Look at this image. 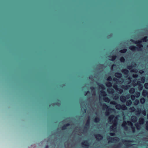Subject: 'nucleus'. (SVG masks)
I'll use <instances>...</instances> for the list:
<instances>
[{"label": "nucleus", "mask_w": 148, "mask_h": 148, "mask_svg": "<svg viewBox=\"0 0 148 148\" xmlns=\"http://www.w3.org/2000/svg\"><path fill=\"white\" fill-rule=\"evenodd\" d=\"M130 41L135 43L137 44V46L136 47L134 45L131 46L130 47L129 49L132 51L137 50L138 51H142V48L143 47V45L141 44L142 42H147L148 41V38L147 36H145L141 40L135 41L133 39H131Z\"/></svg>", "instance_id": "1"}, {"label": "nucleus", "mask_w": 148, "mask_h": 148, "mask_svg": "<svg viewBox=\"0 0 148 148\" xmlns=\"http://www.w3.org/2000/svg\"><path fill=\"white\" fill-rule=\"evenodd\" d=\"M127 124L129 125H130L132 126V128L133 132H135V127L133 126V124L132 122L130 121H127V122L124 121L122 124V126L123 127L125 130L127 129V126L126 125Z\"/></svg>", "instance_id": "2"}, {"label": "nucleus", "mask_w": 148, "mask_h": 148, "mask_svg": "<svg viewBox=\"0 0 148 148\" xmlns=\"http://www.w3.org/2000/svg\"><path fill=\"white\" fill-rule=\"evenodd\" d=\"M103 109H106V115L107 116H108L110 114V111H111L112 110H113L111 108H109V106H108L106 103H103L102 105Z\"/></svg>", "instance_id": "3"}, {"label": "nucleus", "mask_w": 148, "mask_h": 148, "mask_svg": "<svg viewBox=\"0 0 148 148\" xmlns=\"http://www.w3.org/2000/svg\"><path fill=\"white\" fill-rule=\"evenodd\" d=\"M116 119H117L116 118H115L114 120L112 121V122L113 123V125L110 127V129L111 130L115 129L116 128L117 124V121L116 120Z\"/></svg>", "instance_id": "4"}, {"label": "nucleus", "mask_w": 148, "mask_h": 148, "mask_svg": "<svg viewBox=\"0 0 148 148\" xmlns=\"http://www.w3.org/2000/svg\"><path fill=\"white\" fill-rule=\"evenodd\" d=\"M116 108V109L120 110L121 109L123 110H125L127 109V108L124 104L121 105L120 104H117L115 106Z\"/></svg>", "instance_id": "5"}, {"label": "nucleus", "mask_w": 148, "mask_h": 148, "mask_svg": "<svg viewBox=\"0 0 148 148\" xmlns=\"http://www.w3.org/2000/svg\"><path fill=\"white\" fill-rule=\"evenodd\" d=\"M107 140H108L109 143H112L113 141L116 142L118 141L119 140V138L117 137H109L107 139Z\"/></svg>", "instance_id": "6"}, {"label": "nucleus", "mask_w": 148, "mask_h": 148, "mask_svg": "<svg viewBox=\"0 0 148 148\" xmlns=\"http://www.w3.org/2000/svg\"><path fill=\"white\" fill-rule=\"evenodd\" d=\"M81 145L83 147L86 148H88L89 146V143L87 140H84L82 142Z\"/></svg>", "instance_id": "7"}, {"label": "nucleus", "mask_w": 148, "mask_h": 148, "mask_svg": "<svg viewBox=\"0 0 148 148\" xmlns=\"http://www.w3.org/2000/svg\"><path fill=\"white\" fill-rule=\"evenodd\" d=\"M113 87L116 90L118 91L120 93H121L123 92V90L121 88H118V86L116 84H114L113 86Z\"/></svg>", "instance_id": "8"}, {"label": "nucleus", "mask_w": 148, "mask_h": 148, "mask_svg": "<svg viewBox=\"0 0 148 148\" xmlns=\"http://www.w3.org/2000/svg\"><path fill=\"white\" fill-rule=\"evenodd\" d=\"M94 136L97 138V139L98 141H99L101 140L103 137L100 134H96L94 135Z\"/></svg>", "instance_id": "9"}, {"label": "nucleus", "mask_w": 148, "mask_h": 148, "mask_svg": "<svg viewBox=\"0 0 148 148\" xmlns=\"http://www.w3.org/2000/svg\"><path fill=\"white\" fill-rule=\"evenodd\" d=\"M133 142L132 140H123V142L128 146H130L131 145L130 143Z\"/></svg>", "instance_id": "10"}, {"label": "nucleus", "mask_w": 148, "mask_h": 148, "mask_svg": "<svg viewBox=\"0 0 148 148\" xmlns=\"http://www.w3.org/2000/svg\"><path fill=\"white\" fill-rule=\"evenodd\" d=\"M90 124V118L89 117L88 118V119L87 120V122L85 124V125L84 127V131L86 130L87 129L88 127L89 126Z\"/></svg>", "instance_id": "11"}, {"label": "nucleus", "mask_w": 148, "mask_h": 148, "mask_svg": "<svg viewBox=\"0 0 148 148\" xmlns=\"http://www.w3.org/2000/svg\"><path fill=\"white\" fill-rule=\"evenodd\" d=\"M142 95L144 97L147 96L148 97V91H147L146 90H143L142 92Z\"/></svg>", "instance_id": "12"}, {"label": "nucleus", "mask_w": 148, "mask_h": 148, "mask_svg": "<svg viewBox=\"0 0 148 148\" xmlns=\"http://www.w3.org/2000/svg\"><path fill=\"white\" fill-rule=\"evenodd\" d=\"M114 75L115 77L118 78H121L122 77V74L120 73L116 72L115 74Z\"/></svg>", "instance_id": "13"}, {"label": "nucleus", "mask_w": 148, "mask_h": 148, "mask_svg": "<svg viewBox=\"0 0 148 148\" xmlns=\"http://www.w3.org/2000/svg\"><path fill=\"white\" fill-rule=\"evenodd\" d=\"M108 93L112 94L114 92V90L112 88H110L107 90Z\"/></svg>", "instance_id": "14"}, {"label": "nucleus", "mask_w": 148, "mask_h": 148, "mask_svg": "<svg viewBox=\"0 0 148 148\" xmlns=\"http://www.w3.org/2000/svg\"><path fill=\"white\" fill-rule=\"evenodd\" d=\"M122 73L125 75H127L129 73V71L126 69H123L121 71Z\"/></svg>", "instance_id": "15"}, {"label": "nucleus", "mask_w": 148, "mask_h": 148, "mask_svg": "<svg viewBox=\"0 0 148 148\" xmlns=\"http://www.w3.org/2000/svg\"><path fill=\"white\" fill-rule=\"evenodd\" d=\"M70 125V124L69 123H67L64 125L62 127V129L63 130H66V129L67 127Z\"/></svg>", "instance_id": "16"}, {"label": "nucleus", "mask_w": 148, "mask_h": 148, "mask_svg": "<svg viewBox=\"0 0 148 148\" xmlns=\"http://www.w3.org/2000/svg\"><path fill=\"white\" fill-rule=\"evenodd\" d=\"M120 100L123 102H125L126 101V98L124 96H121L120 97Z\"/></svg>", "instance_id": "17"}, {"label": "nucleus", "mask_w": 148, "mask_h": 148, "mask_svg": "<svg viewBox=\"0 0 148 148\" xmlns=\"http://www.w3.org/2000/svg\"><path fill=\"white\" fill-rule=\"evenodd\" d=\"M130 87V86L129 85H125V86L123 85L122 86V88L123 89H127Z\"/></svg>", "instance_id": "18"}, {"label": "nucleus", "mask_w": 148, "mask_h": 148, "mask_svg": "<svg viewBox=\"0 0 148 148\" xmlns=\"http://www.w3.org/2000/svg\"><path fill=\"white\" fill-rule=\"evenodd\" d=\"M114 115L113 114H112L110 115L108 117V120L109 122H111L112 120L114 117Z\"/></svg>", "instance_id": "19"}, {"label": "nucleus", "mask_w": 148, "mask_h": 148, "mask_svg": "<svg viewBox=\"0 0 148 148\" xmlns=\"http://www.w3.org/2000/svg\"><path fill=\"white\" fill-rule=\"evenodd\" d=\"M139 122L140 124H143L145 122V120L143 118H141L139 119Z\"/></svg>", "instance_id": "20"}, {"label": "nucleus", "mask_w": 148, "mask_h": 148, "mask_svg": "<svg viewBox=\"0 0 148 148\" xmlns=\"http://www.w3.org/2000/svg\"><path fill=\"white\" fill-rule=\"evenodd\" d=\"M141 82L140 81H138L137 82V84L139 86V88L140 89V90H142L143 88V86H142L141 84Z\"/></svg>", "instance_id": "21"}, {"label": "nucleus", "mask_w": 148, "mask_h": 148, "mask_svg": "<svg viewBox=\"0 0 148 148\" xmlns=\"http://www.w3.org/2000/svg\"><path fill=\"white\" fill-rule=\"evenodd\" d=\"M132 102L130 100H127L126 103V105L127 106L131 105L132 104Z\"/></svg>", "instance_id": "22"}, {"label": "nucleus", "mask_w": 148, "mask_h": 148, "mask_svg": "<svg viewBox=\"0 0 148 148\" xmlns=\"http://www.w3.org/2000/svg\"><path fill=\"white\" fill-rule=\"evenodd\" d=\"M132 121L134 122H136L137 120V117L135 116H133L132 117Z\"/></svg>", "instance_id": "23"}, {"label": "nucleus", "mask_w": 148, "mask_h": 148, "mask_svg": "<svg viewBox=\"0 0 148 148\" xmlns=\"http://www.w3.org/2000/svg\"><path fill=\"white\" fill-rule=\"evenodd\" d=\"M135 92V90L134 88H131L129 91L130 93V94H134Z\"/></svg>", "instance_id": "24"}, {"label": "nucleus", "mask_w": 148, "mask_h": 148, "mask_svg": "<svg viewBox=\"0 0 148 148\" xmlns=\"http://www.w3.org/2000/svg\"><path fill=\"white\" fill-rule=\"evenodd\" d=\"M100 119L99 118V117H96L94 119V121L96 123H98L100 121Z\"/></svg>", "instance_id": "25"}, {"label": "nucleus", "mask_w": 148, "mask_h": 148, "mask_svg": "<svg viewBox=\"0 0 148 148\" xmlns=\"http://www.w3.org/2000/svg\"><path fill=\"white\" fill-rule=\"evenodd\" d=\"M110 57L111 58V60L112 61H114L116 58L117 56L116 55H114V56H110Z\"/></svg>", "instance_id": "26"}, {"label": "nucleus", "mask_w": 148, "mask_h": 148, "mask_svg": "<svg viewBox=\"0 0 148 148\" xmlns=\"http://www.w3.org/2000/svg\"><path fill=\"white\" fill-rule=\"evenodd\" d=\"M104 100L105 102L108 103H109L110 101V99L109 98L107 97H105L104 98Z\"/></svg>", "instance_id": "27"}, {"label": "nucleus", "mask_w": 148, "mask_h": 148, "mask_svg": "<svg viewBox=\"0 0 148 148\" xmlns=\"http://www.w3.org/2000/svg\"><path fill=\"white\" fill-rule=\"evenodd\" d=\"M145 99L144 97H142L140 99V101L142 104H143L145 103Z\"/></svg>", "instance_id": "28"}, {"label": "nucleus", "mask_w": 148, "mask_h": 148, "mask_svg": "<svg viewBox=\"0 0 148 148\" xmlns=\"http://www.w3.org/2000/svg\"><path fill=\"white\" fill-rule=\"evenodd\" d=\"M106 85L107 87H110L112 86V83L110 82H108L106 83Z\"/></svg>", "instance_id": "29"}, {"label": "nucleus", "mask_w": 148, "mask_h": 148, "mask_svg": "<svg viewBox=\"0 0 148 148\" xmlns=\"http://www.w3.org/2000/svg\"><path fill=\"white\" fill-rule=\"evenodd\" d=\"M127 51V49H124L120 50L119 52L121 53H125Z\"/></svg>", "instance_id": "30"}, {"label": "nucleus", "mask_w": 148, "mask_h": 148, "mask_svg": "<svg viewBox=\"0 0 148 148\" xmlns=\"http://www.w3.org/2000/svg\"><path fill=\"white\" fill-rule=\"evenodd\" d=\"M135 96L137 97L138 98L140 95V93L139 92L136 91L135 93Z\"/></svg>", "instance_id": "31"}, {"label": "nucleus", "mask_w": 148, "mask_h": 148, "mask_svg": "<svg viewBox=\"0 0 148 148\" xmlns=\"http://www.w3.org/2000/svg\"><path fill=\"white\" fill-rule=\"evenodd\" d=\"M101 95L103 96L104 97V96H106L107 95V94L105 91H101Z\"/></svg>", "instance_id": "32"}, {"label": "nucleus", "mask_w": 148, "mask_h": 148, "mask_svg": "<svg viewBox=\"0 0 148 148\" xmlns=\"http://www.w3.org/2000/svg\"><path fill=\"white\" fill-rule=\"evenodd\" d=\"M120 60L121 62H124L125 61V59L124 57H122L120 58Z\"/></svg>", "instance_id": "33"}, {"label": "nucleus", "mask_w": 148, "mask_h": 148, "mask_svg": "<svg viewBox=\"0 0 148 148\" xmlns=\"http://www.w3.org/2000/svg\"><path fill=\"white\" fill-rule=\"evenodd\" d=\"M99 86L101 88L104 89H105L104 86L102 84H100L99 85Z\"/></svg>", "instance_id": "34"}, {"label": "nucleus", "mask_w": 148, "mask_h": 148, "mask_svg": "<svg viewBox=\"0 0 148 148\" xmlns=\"http://www.w3.org/2000/svg\"><path fill=\"white\" fill-rule=\"evenodd\" d=\"M135 126L138 130H139L140 128V126L139 123H137L136 124H135Z\"/></svg>", "instance_id": "35"}, {"label": "nucleus", "mask_w": 148, "mask_h": 148, "mask_svg": "<svg viewBox=\"0 0 148 148\" xmlns=\"http://www.w3.org/2000/svg\"><path fill=\"white\" fill-rule=\"evenodd\" d=\"M142 82L143 83H144L145 81V77H142L140 79Z\"/></svg>", "instance_id": "36"}, {"label": "nucleus", "mask_w": 148, "mask_h": 148, "mask_svg": "<svg viewBox=\"0 0 148 148\" xmlns=\"http://www.w3.org/2000/svg\"><path fill=\"white\" fill-rule=\"evenodd\" d=\"M133 66L132 65H128L127 66V69L129 70H131L132 69Z\"/></svg>", "instance_id": "37"}, {"label": "nucleus", "mask_w": 148, "mask_h": 148, "mask_svg": "<svg viewBox=\"0 0 148 148\" xmlns=\"http://www.w3.org/2000/svg\"><path fill=\"white\" fill-rule=\"evenodd\" d=\"M144 86L146 89H148V83H145L144 84Z\"/></svg>", "instance_id": "38"}, {"label": "nucleus", "mask_w": 148, "mask_h": 148, "mask_svg": "<svg viewBox=\"0 0 148 148\" xmlns=\"http://www.w3.org/2000/svg\"><path fill=\"white\" fill-rule=\"evenodd\" d=\"M131 99L132 100H134L135 98V96L134 95H131Z\"/></svg>", "instance_id": "39"}, {"label": "nucleus", "mask_w": 148, "mask_h": 148, "mask_svg": "<svg viewBox=\"0 0 148 148\" xmlns=\"http://www.w3.org/2000/svg\"><path fill=\"white\" fill-rule=\"evenodd\" d=\"M132 76L134 78H137L138 77V74H134Z\"/></svg>", "instance_id": "40"}, {"label": "nucleus", "mask_w": 148, "mask_h": 148, "mask_svg": "<svg viewBox=\"0 0 148 148\" xmlns=\"http://www.w3.org/2000/svg\"><path fill=\"white\" fill-rule=\"evenodd\" d=\"M107 80L109 81H111L112 80V78L111 76H109L107 79Z\"/></svg>", "instance_id": "41"}, {"label": "nucleus", "mask_w": 148, "mask_h": 148, "mask_svg": "<svg viewBox=\"0 0 148 148\" xmlns=\"http://www.w3.org/2000/svg\"><path fill=\"white\" fill-rule=\"evenodd\" d=\"M130 110H131L133 112L135 110V109L134 107H132L130 108Z\"/></svg>", "instance_id": "42"}, {"label": "nucleus", "mask_w": 148, "mask_h": 148, "mask_svg": "<svg viewBox=\"0 0 148 148\" xmlns=\"http://www.w3.org/2000/svg\"><path fill=\"white\" fill-rule=\"evenodd\" d=\"M110 135L111 136H114L115 135V134L114 133H110Z\"/></svg>", "instance_id": "43"}, {"label": "nucleus", "mask_w": 148, "mask_h": 148, "mask_svg": "<svg viewBox=\"0 0 148 148\" xmlns=\"http://www.w3.org/2000/svg\"><path fill=\"white\" fill-rule=\"evenodd\" d=\"M146 123L147 125L146 127V129L148 131V121Z\"/></svg>", "instance_id": "44"}, {"label": "nucleus", "mask_w": 148, "mask_h": 148, "mask_svg": "<svg viewBox=\"0 0 148 148\" xmlns=\"http://www.w3.org/2000/svg\"><path fill=\"white\" fill-rule=\"evenodd\" d=\"M118 98V96L117 95H115L114 97V99H116Z\"/></svg>", "instance_id": "45"}, {"label": "nucleus", "mask_w": 148, "mask_h": 148, "mask_svg": "<svg viewBox=\"0 0 148 148\" xmlns=\"http://www.w3.org/2000/svg\"><path fill=\"white\" fill-rule=\"evenodd\" d=\"M110 103L112 104H114V105H116L117 104V103L114 101H113L112 102H111Z\"/></svg>", "instance_id": "46"}, {"label": "nucleus", "mask_w": 148, "mask_h": 148, "mask_svg": "<svg viewBox=\"0 0 148 148\" xmlns=\"http://www.w3.org/2000/svg\"><path fill=\"white\" fill-rule=\"evenodd\" d=\"M113 80L114 81L117 82L118 80V79L116 78H114L113 79Z\"/></svg>", "instance_id": "47"}, {"label": "nucleus", "mask_w": 148, "mask_h": 148, "mask_svg": "<svg viewBox=\"0 0 148 148\" xmlns=\"http://www.w3.org/2000/svg\"><path fill=\"white\" fill-rule=\"evenodd\" d=\"M90 93L89 91H87L84 92V95H86L88 93Z\"/></svg>", "instance_id": "48"}, {"label": "nucleus", "mask_w": 148, "mask_h": 148, "mask_svg": "<svg viewBox=\"0 0 148 148\" xmlns=\"http://www.w3.org/2000/svg\"><path fill=\"white\" fill-rule=\"evenodd\" d=\"M90 89L92 90V91H93V90H95V88L94 87H90Z\"/></svg>", "instance_id": "49"}, {"label": "nucleus", "mask_w": 148, "mask_h": 148, "mask_svg": "<svg viewBox=\"0 0 148 148\" xmlns=\"http://www.w3.org/2000/svg\"><path fill=\"white\" fill-rule=\"evenodd\" d=\"M139 101L138 100H135V103H136V104H138L139 103Z\"/></svg>", "instance_id": "50"}, {"label": "nucleus", "mask_w": 148, "mask_h": 148, "mask_svg": "<svg viewBox=\"0 0 148 148\" xmlns=\"http://www.w3.org/2000/svg\"><path fill=\"white\" fill-rule=\"evenodd\" d=\"M142 113L145 115L146 114V112L145 110L143 111Z\"/></svg>", "instance_id": "51"}, {"label": "nucleus", "mask_w": 148, "mask_h": 148, "mask_svg": "<svg viewBox=\"0 0 148 148\" xmlns=\"http://www.w3.org/2000/svg\"><path fill=\"white\" fill-rule=\"evenodd\" d=\"M136 70V69H134L131 71L132 72H136L137 71H135Z\"/></svg>", "instance_id": "52"}, {"label": "nucleus", "mask_w": 148, "mask_h": 148, "mask_svg": "<svg viewBox=\"0 0 148 148\" xmlns=\"http://www.w3.org/2000/svg\"><path fill=\"white\" fill-rule=\"evenodd\" d=\"M45 148H49V146L48 145H46L45 147Z\"/></svg>", "instance_id": "53"}, {"label": "nucleus", "mask_w": 148, "mask_h": 148, "mask_svg": "<svg viewBox=\"0 0 148 148\" xmlns=\"http://www.w3.org/2000/svg\"><path fill=\"white\" fill-rule=\"evenodd\" d=\"M120 144H119V145H117L116 146V148H118L120 146Z\"/></svg>", "instance_id": "54"}, {"label": "nucleus", "mask_w": 148, "mask_h": 148, "mask_svg": "<svg viewBox=\"0 0 148 148\" xmlns=\"http://www.w3.org/2000/svg\"><path fill=\"white\" fill-rule=\"evenodd\" d=\"M137 114H140V111H137Z\"/></svg>", "instance_id": "55"}, {"label": "nucleus", "mask_w": 148, "mask_h": 148, "mask_svg": "<svg viewBox=\"0 0 148 148\" xmlns=\"http://www.w3.org/2000/svg\"><path fill=\"white\" fill-rule=\"evenodd\" d=\"M115 65L114 64H113L112 65V67H113L114 66H115Z\"/></svg>", "instance_id": "56"}, {"label": "nucleus", "mask_w": 148, "mask_h": 148, "mask_svg": "<svg viewBox=\"0 0 148 148\" xmlns=\"http://www.w3.org/2000/svg\"><path fill=\"white\" fill-rule=\"evenodd\" d=\"M128 79H131V78L130 77H129L128 78Z\"/></svg>", "instance_id": "57"}, {"label": "nucleus", "mask_w": 148, "mask_h": 148, "mask_svg": "<svg viewBox=\"0 0 148 148\" xmlns=\"http://www.w3.org/2000/svg\"><path fill=\"white\" fill-rule=\"evenodd\" d=\"M86 109H84V112H86Z\"/></svg>", "instance_id": "58"}, {"label": "nucleus", "mask_w": 148, "mask_h": 148, "mask_svg": "<svg viewBox=\"0 0 148 148\" xmlns=\"http://www.w3.org/2000/svg\"><path fill=\"white\" fill-rule=\"evenodd\" d=\"M147 119H148V114H147Z\"/></svg>", "instance_id": "59"}, {"label": "nucleus", "mask_w": 148, "mask_h": 148, "mask_svg": "<svg viewBox=\"0 0 148 148\" xmlns=\"http://www.w3.org/2000/svg\"><path fill=\"white\" fill-rule=\"evenodd\" d=\"M55 105H57V103H55Z\"/></svg>", "instance_id": "60"}, {"label": "nucleus", "mask_w": 148, "mask_h": 148, "mask_svg": "<svg viewBox=\"0 0 148 148\" xmlns=\"http://www.w3.org/2000/svg\"><path fill=\"white\" fill-rule=\"evenodd\" d=\"M147 47H148V46H147Z\"/></svg>", "instance_id": "61"}]
</instances>
